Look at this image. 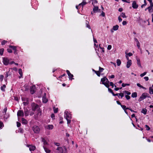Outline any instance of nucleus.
Returning a JSON list of instances; mask_svg holds the SVG:
<instances>
[{
  "label": "nucleus",
  "instance_id": "f257e3e1",
  "mask_svg": "<svg viewBox=\"0 0 153 153\" xmlns=\"http://www.w3.org/2000/svg\"><path fill=\"white\" fill-rule=\"evenodd\" d=\"M64 117L67 120V123L68 124L70 123L71 122V119L72 118L71 114L68 110H66L65 111Z\"/></svg>",
  "mask_w": 153,
  "mask_h": 153
},
{
  "label": "nucleus",
  "instance_id": "f03ea898",
  "mask_svg": "<svg viewBox=\"0 0 153 153\" xmlns=\"http://www.w3.org/2000/svg\"><path fill=\"white\" fill-rule=\"evenodd\" d=\"M56 150L57 153H67L66 149L65 147H59L57 148Z\"/></svg>",
  "mask_w": 153,
  "mask_h": 153
},
{
  "label": "nucleus",
  "instance_id": "7ed1b4c3",
  "mask_svg": "<svg viewBox=\"0 0 153 153\" xmlns=\"http://www.w3.org/2000/svg\"><path fill=\"white\" fill-rule=\"evenodd\" d=\"M22 99L23 101V103L25 105H27L29 102L31 101V100L28 99L27 96H23L22 97Z\"/></svg>",
  "mask_w": 153,
  "mask_h": 153
},
{
  "label": "nucleus",
  "instance_id": "20e7f679",
  "mask_svg": "<svg viewBox=\"0 0 153 153\" xmlns=\"http://www.w3.org/2000/svg\"><path fill=\"white\" fill-rule=\"evenodd\" d=\"M32 129L35 133L37 134L39 133L40 129L38 126L35 125L33 126Z\"/></svg>",
  "mask_w": 153,
  "mask_h": 153
},
{
  "label": "nucleus",
  "instance_id": "39448f33",
  "mask_svg": "<svg viewBox=\"0 0 153 153\" xmlns=\"http://www.w3.org/2000/svg\"><path fill=\"white\" fill-rule=\"evenodd\" d=\"M30 93L31 94H34L36 90L35 85H33L32 86L30 87Z\"/></svg>",
  "mask_w": 153,
  "mask_h": 153
},
{
  "label": "nucleus",
  "instance_id": "423d86ee",
  "mask_svg": "<svg viewBox=\"0 0 153 153\" xmlns=\"http://www.w3.org/2000/svg\"><path fill=\"white\" fill-rule=\"evenodd\" d=\"M42 115V111L40 110L37 111V113L34 115V118L37 120L39 117H40Z\"/></svg>",
  "mask_w": 153,
  "mask_h": 153
},
{
  "label": "nucleus",
  "instance_id": "0eeeda50",
  "mask_svg": "<svg viewBox=\"0 0 153 153\" xmlns=\"http://www.w3.org/2000/svg\"><path fill=\"white\" fill-rule=\"evenodd\" d=\"M3 62L4 65H7L9 63V59L7 58H3Z\"/></svg>",
  "mask_w": 153,
  "mask_h": 153
},
{
  "label": "nucleus",
  "instance_id": "6e6552de",
  "mask_svg": "<svg viewBox=\"0 0 153 153\" xmlns=\"http://www.w3.org/2000/svg\"><path fill=\"white\" fill-rule=\"evenodd\" d=\"M66 72L68 75L69 79L72 80V79H74V78H73L74 77L73 75L71 74L69 70H67Z\"/></svg>",
  "mask_w": 153,
  "mask_h": 153
},
{
  "label": "nucleus",
  "instance_id": "1a4fd4ad",
  "mask_svg": "<svg viewBox=\"0 0 153 153\" xmlns=\"http://www.w3.org/2000/svg\"><path fill=\"white\" fill-rule=\"evenodd\" d=\"M32 110L33 111H35L36 109L38 108L39 106L38 105L35 103H33L32 105Z\"/></svg>",
  "mask_w": 153,
  "mask_h": 153
},
{
  "label": "nucleus",
  "instance_id": "9d476101",
  "mask_svg": "<svg viewBox=\"0 0 153 153\" xmlns=\"http://www.w3.org/2000/svg\"><path fill=\"white\" fill-rule=\"evenodd\" d=\"M9 48H12L14 51V53L15 54H17V47L16 46L10 45L9 46Z\"/></svg>",
  "mask_w": 153,
  "mask_h": 153
},
{
  "label": "nucleus",
  "instance_id": "9b49d317",
  "mask_svg": "<svg viewBox=\"0 0 153 153\" xmlns=\"http://www.w3.org/2000/svg\"><path fill=\"white\" fill-rule=\"evenodd\" d=\"M17 116L19 117H23L24 115V113L22 110H19L17 112Z\"/></svg>",
  "mask_w": 153,
  "mask_h": 153
},
{
  "label": "nucleus",
  "instance_id": "f8f14e48",
  "mask_svg": "<svg viewBox=\"0 0 153 153\" xmlns=\"http://www.w3.org/2000/svg\"><path fill=\"white\" fill-rule=\"evenodd\" d=\"M132 7L134 9H136L138 7V4H137L135 1H134L132 4Z\"/></svg>",
  "mask_w": 153,
  "mask_h": 153
},
{
  "label": "nucleus",
  "instance_id": "ddd939ff",
  "mask_svg": "<svg viewBox=\"0 0 153 153\" xmlns=\"http://www.w3.org/2000/svg\"><path fill=\"white\" fill-rule=\"evenodd\" d=\"M45 128L48 130H52L54 127L53 126V125H48L47 126H46L45 127Z\"/></svg>",
  "mask_w": 153,
  "mask_h": 153
},
{
  "label": "nucleus",
  "instance_id": "4468645a",
  "mask_svg": "<svg viewBox=\"0 0 153 153\" xmlns=\"http://www.w3.org/2000/svg\"><path fill=\"white\" fill-rule=\"evenodd\" d=\"M27 146L29 148V150L31 151H34L36 149L35 146L33 145H28Z\"/></svg>",
  "mask_w": 153,
  "mask_h": 153
},
{
  "label": "nucleus",
  "instance_id": "2eb2a0df",
  "mask_svg": "<svg viewBox=\"0 0 153 153\" xmlns=\"http://www.w3.org/2000/svg\"><path fill=\"white\" fill-rule=\"evenodd\" d=\"M94 7L93 9V13H96L97 10H99V7L97 6L94 5Z\"/></svg>",
  "mask_w": 153,
  "mask_h": 153
},
{
  "label": "nucleus",
  "instance_id": "dca6fc26",
  "mask_svg": "<svg viewBox=\"0 0 153 153\" xmlns=\"http://www.w3.org/2000/svg\"><path fill=\"white\" fill-rule=\"evenodd\" d=\"M42 99V102L44 103H47L48 101V99L47 97L46 96H43Z\"/></svg>",
  "mask_w": 153,
  "mask_h": 153
},
{
  "label": "nucleus",
  "instance_id": "f3484780",
  "mask_svg": "<svg viewBox=\"0 0 153 153\" xmlns=\"http://www.w3.org/2000/svg\"><path fill=\"white\" fill-rule=\"evenodd\" d=\"M131 60H128L127 62L126 67L127 68H129L131 65Z\"/></svg>",
  "mask_w": 153,
  "mask_h": 153
},
{
  "label": "nucleus",
  "instance_id": "a211bd4d",
  "mask_svg": "<svg viewBox=\"0 0 153 153\" xmlns=\"http://www.w3.org/2000/svg\"><path fill=\"white\" fill-rule=\"evenodd\" d=\"M109 81L108 80V79L106 78V82H105V86L107 88H108L109 87V84L110 83Z\"/></svg>",
  "mask_w": 153,
  "mask_h": 153
},
{
  "label": "nucleus",
  "instance_id": "6ab92c4d",
  "mask_svg": "<svg viewBox=\"0 0 153 153\" xmlns=\"http://www.w3.org/2000/svg\"><path fill=\"white\" fill-rule=\"evenodd\" d=\"M19 73L20 75V76L19 77V79H20L22 77L23 75L22 70L21 68H19Z\"/></svg>",
  "mask_w": 153,
  "mask_h": 153
},
{
  "label": "nucleus",
  "instance_id": "aec40b11",
  "mask_svg": "<svg viewBox=\"0 0 153 153\" xmlns=\"http://www.w3.org/2000/svg\"><path fill=\"white\" fill-rule=\"evenodd\" d=\"M106 78L105 77H104L101 78V82H102V84L104 85L105 84V81H106Z\"/></svg>",
  "mask_w": 153,
  "mask_h": 153
},
{
  "label": "nucleus",
  "instance_id": "412c9836",
  "mask_svg": "<svg viewBox=\"0 0 153 153\" xmlns=\"http://www.w3.org/2000/svg\"><path fill=\"white\" fill-rule=\"evenodd\" d=\"M22 123L24 124H26L27 123V120L24 118H22Z\"/></svg>",
  "mask_w": 153,
  "mask_h": 153
},
{
  "label": "nucleus",
  "instance_id": "4be33fe9",
  "mask_svg": "<svg viewBox=\"0 0 153 153\" xmlns=\"http://www.w3.org/2000/svg\"><path fill=\"white\" fill-rule=\"evenodd\" d=\"M43 148L45 152L46 153H50L51 152L50 150L48 149V148H46L45 146H43Z\"/></svg>",
  "mask_w": 153,
  "mask_h": 153
},
{
  "label": "nucleus",
  "instance_id": "5701e85b",
  "mask_svg": "<svg viewBox=\"0 0 153 153\" xmlns=\"http://www.w3.org/2000/svg\"><path fill=\"white\" fill-rule=\"evenodd\" d=\"M123 93H124V95L125 96H128L131 94V92L128 91H123Z\"/></svg>",
  "mask_w": 153,
  "mask_h": 153
},
{
  "label": "nucleus",
  "instance_id": "b1692460",
  "mask_svg": "<svg viewBox=\"0 0 153 153\" xmlns=\"http://www.w3.org/2000/svg\"><path fill=\"white\" fill-rule=\"evenodd\" d=\"M85 25H86V27H88L89 29H91V27L90 25H89L88 22L87 20L85 21Z\"/></svg>",
  "mask_w": 153,
  "mask_h": 153
},
{
  "label": "nucleus",
  "instance_id": "393cba45",
  "mask_svg": "<svg viewBox=\"0 0 153 153\" xmlns=\"http://www.w3.org/2000/svg\"><path fill=\"white\" fill-rule=\"evenodd\" d=\"M6 88V85L4 84L2 86H1V89L2 91H5V88Z\"/></svg>",
  "mask_w": 153,
  "mask_h": 153
},
{
  "label": "nucleus",
  "instance_id": "a878e982",
  "mask_svg": "<svg viewBox=\"0 0 153 153\" xmlns=\"http://www.w3.org/2000/svg\"><path fill=\"white\" fill-rule=\"evenodd\" d=\"M42 141L43 143V144L44 146L47 145L48 144L47 142L44 138H42Z\"/></svg>",
  "mask_w": 153,
  "mask_h": 153
},
{
  "label": "nucleus",
  "instance_id": "bb28decb",
  "mask_svg": "<svg viewBox=\"0 0 153 153\" xmlns=\"http://www.w3.org/2000/svg\"><path fill=\"white\" fill-rule=\"evenodd\" d=\"M13 98H12V99L14 98L15 100L17 101H19L20 99L19 96H13Z\"/></svg>",
  "mask_w": 153,
  "mask_h": 153
},
{
  "label": "nucleus",
  "instance_id": "cd10ccee",
  "mask_svg": "<svg viewBox=\"0 0 153 153\" xmlns=\"http://www.w3.org/2000/svg\"><path fill=\"white\" fill-rule=\"evenodd\" d=\"M119 27L118 25H116L113 27V29L114 30H117L118 29Z\"/></svg>",
  "mask_w": 153,
  "mask_h": 153
},
{
  "label": "nucleus",
  "instance_id": "c85d7f7f",
  "mask_svg": "<svg viewBox=\"0 0 153 153\" xmlns=\"http://www.w3.org/2000/svg\"><path fill=\"white\" fill-rule=\"evenodd\" d=\"M137 65L140 67L141 68L142 66L140 64V60L139 58H137Z\"/></svg>",
  "mask_w": 153,
  "mask_h": 153
},
{
  "label": "nucleus",
  "instance_id": "c756f323",
  "mask_svg": "<svg viewBox=\"0 0 153 153\" xmlns=\"http://www.w3.org/2000/svg\"><path fill=\"white\" fill-rule=\"evenodd\" d=\"M25 115V116H27L29 115V111L27 109L25 110H24Z\"/></svg>",
  "mask_w": 153,
  "mask_h": 153
},
{
  "label": "nucleus",
  "instance_id": "7c9ffc66",
  "mask_svg": "<svg viewBox=\"0 0 153 153\" xmlns=\"http://www.w3.org/2000/svg\"><path fill=\"white\" fill-rule=\"evenodd\" d=\"M149 93L151 94H153V89L151 87L149 88Z\"/></svg>",
  "mask_w": 153,
  "mask_h": 153
},
{
  "label": "nucleus",
  "instance_id": "2f4dec72",
  "mask_svg": "<svg viewBox=\"0 0 153 153\" xmlns=\"http://www.w3.org/2000/svg\"><path fill=\"white\" fill-rule=\"evenodd\" d=\"M86 4H87L86 2H84V1H83L82 3L79 4V7L82 6L83 7V6L85 5Z\"/></svg>",
  "mask_w": 153,
  "mask_h": 153
},
{
  "label": "nucleus",
  "instance_id": "473e14b6",
  "mask_svg": "<svg viewBox=\"0 0 153 153\" xmlns=\"http://www.w3.org/2000/svg\"><path fill=\"white\" fill-rule=\"evenodd\" d=\"M121 61L119 59H117V65L118 66H119L121 64Z\"/></svg>",
  "mask_w": 153,
  "mask_h": 153
},
{
  "label": "nucleus",
  "instance_id": "72a5a7b5",
  "mask_svg": "<svg viewBox=\"0 0 153 153\" xmlns=\"http://www.w3.org/2000/svg\"><path fill=\"white\" fill-rule=\"evenodd\" d=\"M147 110L145 108H143L141 111V113H143L144 114H146Z\"/></svg>",
  "mask_w": 153,
  "mask_h": 153
},
{
  "label": "nucleus",
  "instance_id": "f704fd0d",
  "mask_svg": "<svg viewBox=\"0 0 153 153\" xmlns=\"http://www.w3.org/2000/svg\"><path fill=\"white\" fill-rule=\"evenodd\" d=\"M121 106L124 110L125 109H129V108H126V106L124 105H121Z\"/></svg>",
  "mask_w": 153,
  "mask_h": 153
},
{
  "label": "nucleus",
  "instance_id": "c9c22d12",
  "mask_svg": "<svg viewBox=\"0 0 153 153\" xmlns=\"http://www.w3.org/2000/svg\"><path fill=\"white\" fill-rule=\"evenodd\" d=\"M95 73L98 76H100V72L99 71H95Z\"/></svg>",
  "mask_w": 153,
  "mask_h": 153
},
{
  "label": "nucleus",
  "instance_id": "e433bc0d",
  "mask_svg": "<svg viewBox=\"0 0 153 153\" xmlns=\"http://www.w3.org/2000/svg\"><path fill=\"white\" fill-rule=\"evenodd\" d=\"M146 96H140V97L139 99V101H141L142 100L145 99L146 98Z\"/></svg>",
  "mask_w": 153,
  "mask_h": 153
},
{
  "label": "nucleus",
  "instance_id": "4c0bfd02",
  "mask_svg": "<svg viewBox=\"0 0 153 153\" xmlns=\"http://www.w3.org/2000/svg\"><path fill=\"white\" fill-rule=\"evenodd\" d=\"M4 51V49L3 48L0 49V54L1 55H2Z\"/></svg>",
  "mask_w": 153,
  "mask_h": 153
},
{
  "label": "nucleus",
  "instance_id": "58836bf2",
  "mask_svg": "<svg viewBox=\"0 0 153 153\" xmlns=\"http://www.w3.org/2000/svg\"><path fill=\"white\" fill-rule=\"evenodd\" d=\"M7 42V41L4 40L2 41L1 42V44L2 45H4Z\"/></svg>",
  "mask_w": 153,
  "mask_h": 153
},
{
  "label": "nucleus",
  "instance_id": "ea45409f",
  "mask_svg": "<svg viewBox=\"0 0 153 153\" xmlns=\"http://www.w3.org/2000/svg\"><path fill=\"white\" fill-rule=\"evenodd\" d=\"M53 111L54 113H56L58 111V108H55V107H54L53 108Z\"/></svg>",
  "mask_w": 153,
  "mask_h": 153
},
{
  "label": "nucleus",
  "instance_id": "a19ab883",
  "mask_svg": "<svg viewBox=\"0 0 153 153\" xmlns=\"http://www.w3.org/2000/svg\"><path fill=\"white\" fill-rule=\"evenodd\" d=\"M121 16L123 18H126V16L125 13H122L121 14Z\"/></svg>",
  "mask_w": 153,
  "mask_h": 153
},
{
  "label": "nucleus",
  "instance_id": "79ce46f5",
  "mask_svg": "<svg viewBox=\"0 0 153 153\" xmlns=\"http://www.w3.org/2000/svg\"><path fill=\"white\" fill-rule=\"evenodd\" d=\"M7 108L6 107L3 110V114H6V112H7Z\"/></svg>",
  "mask_w": 153,
  "mask_h": 153
},
{
  "label": "nucleus",
  "instance_id": "37998d69",
  "mask_svg": "<svg viewBox=\"0 0 153 153\" xmlns=\"http://www.w3.org/2000/svg\"><path fill=\"white\" fill-rule=\"evenodd\" d=\"M98 1L97 0H93V2H92V4L94 6V4H96L97 3Z\"/></svg>",
  "mask_w": 153,
  "mask_h": 153
},
{
  "label": "nucleus",
  "instance_id": "c03bdc74",
  "mask_svg": "<svg viewBox=\"0 0 153 153\" xmlns=\"http://www.w3.org/2000/svg\"><path fill=\"white\" fill-rule=\"evenodd\" d=\"M137 85L139 87H140L141 88H143V89H145V88L143 86L141 85L139 83H137Z\"/></svg>",
  "mask_w": 153,
  "mask_h": 153
},
{
  "label": "nucleus",
  "instance_id": "a18cd8bd",
  "mask_svg": "<svg viewBox=\"0 0 153 153\" xmlns=\"http://www.w3.org/2000/svg\"><path fill=\"white\" fill-rule=\"evenodd\" d=\"M104 70V69L102 68H101V67H99V71L101 73Z\"/></svg>",
  "mask_w": 153,
  "mask_h": 153
},
{
  "label": "nucleus",
  "instance_id": "49530a36",
  "mask_svg": "<svg viewBox=\"0 0 153 153\" xmlns=\"http://www.w3.org/2000/svg\"><path fill=\"white\" fill-rule=\"evenodd\" d=\"M9 71H6L5 72V77L6 78H7L9 76Z\"/></svg>",
  "mask_w": 153,
  "mask_h": 153
},
{
  "label": "nucleus",
  "instance_id": "de8ad7c7",
  "mask_svg": "<svg viewBox=\"0 0 153 153\" xmlns=\"http://www.w3.org/2000/svg\"><path fill=\"white\" fill-rule=\"evenodd\" d=\"M146 73H147L146 72H145L143 73L140 74V76L141 77H142L143 76H144L145 75H146Z\"/></svg>",
  "mask_w": 153,
  "mask_h": 153
},
{
  "label": "nucleus",
  "instance_id": "09e8293b",
  "mask_svg": "<svg viewBox=\"0 0 153 153\" xmlns=\"http://www.w3.org/2000/svg\"><path fill=\"white\" fill-rule=\"evenodd\" d=\"M4 126V125L3 123L0 122V129H1Z\"/></svg>",
  "mask_w": 153,
  "mask_h": 153
},
{
  "label": "nucleus",
  "instance_id": "8fccbe9b",
  "mask_svg": "<svg viewBox=\"0 0 153 153\" xmlns=\"http://www.w3.org/2000/svg\"><path fill=\"white\" fill-rule=\"evenodd\" d=\"M4 76L3 75H1L0 76V79L1 81H2L3 79Z\"/></svg>",
  "mask_w": 153,
  "mask_h": 153
},
{
  "label": "nucleus",
  "instance_id": "3c124183",
  "mask_svg": "<svg viewBox=\"0 0 153 153\" xmlns=\"http://www.w3.org/2000/svg\"><path fill=\"white\" fill-rule=\"evenodd\" d=\"M150 6L149 7V8H150V7H152H152H153V2H151H151L150 3Z\"/></svg>",
  "mask_w": 153,
  "mask_h": 153
},
{
  "label": "nucleus",
  "instance_id": "603ef678",
  "mask_svg": "<svg viewBox=\"0 0 153 153\" xmlns=\"http://www.w3.org/2000/svg\"><path fill=\"white\" fill-rule=\"evenodd\" d=\"M7 52L10 53H12V50L10 48H8L7 49Z\"/></svg>",
  "mask_w": 153,
  "mask_h": 153
},
{
  "label": "nucleus",
  "instance_id": "864d4df0",
  "mask_svg": "<svg viewBox=\"0 0 153 153\" xmlns=\"http://www.w3.org/2000/svg\"><path fill=\"white\" fill-rule=\"evenodd\" d=\"M4 117L5 118H6V119H7L9 117V115L8 114H4Z\"/></svg>",
  "mask_w": 153,
  "mask_h": 153
},
{
  "label": "nucleus",
  "instance_id": "5fc2aeb1",
  "mask_svg": "<svg viewBox=\"0 0 153 153\" xmlns=\"http://www.w3.org/2000/svg\"><path fill=\"white\" fill-rule=\"evenodd\" d=\"M145 127L146 128V130H149L150 129V128L147 125H145Z\"/></svg>",
  "mask_w": 153,
  "mask_h": 153
},
{
  "label": "nucleus",
  "instance_id": "6e6d98bb",
  "mask_svg": "<svg viewBox=\"0 0 153 153\" xmlns=\"http://www.w3.org/2000/svg\"><path fill=\"white\" fill-rule=\"evenodd\" d=\"M108 88V91H109V92H110L112 94H113V93H114V92H113V91L111 89V88H109V87Z\"/></svg>",
  "mask_w": 153,
  "mask_h": 153
},
{
  "label": "nucleus",
  "instance_id": "4d7b16f0",
  "mask_svg": "<svg viewBox=\"0 0 153 153\" xmlns=\"http://www.w3.org/2000/svg\"><path fill=\"white\" fill-rule=\"evenodd\" d=\"M122 24L123 25H125L127 24V22L126 21H123L122 22Z\"/></svg>",
  "mask_w": 153,
  "mask_h": 153
},
{
  "label": "nucleus",
  "instance_id": "13d9d810",
  "mask_svg": "<svg viewBox=\"0 0 153 153\" xmlns=\"http://www.w3.org/2000/svg\"><path fill=\"white\" fill-rule=\"evenodd\" d=\"M114 83L112 82H110V85L111 86L112 88H113L114 87Z\"/></svg>",
  "mask_w": 153,
  "mask_h": 153
},
{
  "label": "nucleus",
  "instance_id": "bf43d9fd",
  "mask_svg": "<svg viewBox=\"0 0 153 153\" xmlns=\"http://www.w3.org/2000/svg\"><path fill=\"white\" fill-rule=\"evenodd\" d=\"M137 46L138 49H140V44L139 42L137 43Z\"/></svg>",
  "mask_w": 153,
  "mask_h": 153
},
{
  "label": "nucleus",
  "instance_id": "052dcab7",
  "mask_svg": "<svg viewBox=\"0 0 153 153\" xmlns=\"http://www.w3.org/2000/svg\"><path fill=\"white\" fill-rule=\"evenodd\" d=\"M66 75V74H63L62 75L60 76L59 77V78H62V77H63L65 76Z\"/></svg>",
  "mask_w": 153,
  "mask_h": 153
},
{
  "label": "nucleus",
  "instance_id": "680f3d73",
  "mask_svg": "<svg viewBox=\"0 0 153 153\" xmlns=\"http://www.w3.org/2000/svg\"><path fill=\"white\" fill-rule=\"evenodd\" d=\"M118 19L119 22H121L122 20V19H121L120 16H119L118 17Z\"/></svg>",
  "mask_w": 153,
  "mask_h": 153
},
{
  "label": "nucleus",
  "instance_id": "e2e57ef3",
  "mask_svg": "<svg viewBox=\"0 0 153 153\" xmlns=\"http://www.w3.org/2000/svg\"><path fill=\"white\" fill-rule=\"evenodd\" d=\"M100 16H102L104 17L105 16V13L104 12L102 11V12L101 14V15H100Z\"/></svg>",
  "mask_w": 153,
  "mask_h": 153
},
{
  "label": "nucleus",
  "instance_id": "0e129e2a",
  "mask_svg": "<svg viewBox=\"0 0 153 153\" xmlns=\"http://www.w3.org/2000/svg\"><path fill=\"white\" fill-rule=\"evenodd\" d=\"M127 56H132L133 54H132V53H127Z\"/></svg>",
  "mask_w": 153,
  "mask_h": 153
},
{
  "label": "nucleus",
  "instance_id": "69168bd1",
  "mask_svg": "<svg viewBox=\"0 0 153 153\" xmlns=\"http://www.w3.org/2000/svg\"><path fill=\"white\" fill-rule=\"evenodd\" d=\"M148 95H149V94L146 93H143L142 95H141V96H148Z\"/></svg>",
  "mask_w": 153,
  "mask_h": 153
},
{
  "label": "nucleus",
  "instance_id": "338daca9",
  "mask_svg": "<svg viewBox=\"0 0 153 153\" xmlns=\"http://www.w3.org/2000/svg\"><path fill=\"white\" fill-rule=\"evenodd\" d=\"M111 48V46L110 45H108V46L107 49L108 50H110Z\"/></svg>",
  "mask_w": 153,
  "mask_h": 153
},
{
  "label": "nucleus",
  "instance_id": "774afa93",
  "mask_svg": "<svg viewBox=\"0 0 153 153\" xmlns=\"http://www.w3.org/2000/svg\"><path fill=\"white\" fill-rule=\"evenodd\" d=\"M51 117L53 119H54V117H55V115L54 114H52L51 115Z\"/></svg>",
  "mask_w": 153,
  "mask_h": 153
}]
</instances>
